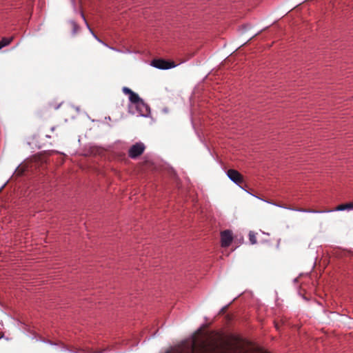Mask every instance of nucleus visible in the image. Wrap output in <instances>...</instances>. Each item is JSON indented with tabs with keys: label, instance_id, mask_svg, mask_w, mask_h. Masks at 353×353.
Returning a JSON list of instances; mask_svg holds the SVG:
<instances>
[{
	"label": "nucleus",
	"instance_id": "f257e3e1",
	"mask_svg": "<svg viewBox=\"0 0 353 353\" xmlns=\"http://www.w3.org/2000/svg\"><path fill=\"white\" fill-rule=\"evenodd\" d=\"M165 353H268L258 352L249 346L241 343L228 344L223 347H219L216 344H206L201 343L197 345L193 342L189 347H178L171 348Z\"/></svg>",
	"mask_w": 353,
	"mask_h": 353
},
{
	"label": "nucleus",
	"instance_id": "f03ea898",
	"mask_svg": "<svg viewBox=\"0 0 353 353\" xmlns=\"http://www.w3.org/2000/svg\"><path fill=\"white\" fill-rule=\"evenodd\" d=\"M145 149V147L143 143H136L129 148L128 156L131 159H136L143 153Z\"/></svg>",
	"mask_w": 353,
	"mask_h": 353
},
{
	"label": "nucleus",
	"instance_id": "7ed1b4c3",
	"mask_svg": "<svg viewBox=\"0 0 353 353\" xmlns=\"http://www.w3.org/2000/svg\"><path fill=\"white\" fill-rule=\"evenodd\" d=\"M152 65L159 69L166 70L175 67L173 61H168L164 59H154Z\"/></svg>",
	"mask_w": 353,
	"mask_h": 353
},
{
	"label": "nucleus",
	"instance_id": "20e7f679",
	"mask_svg": "<svg viewBox=\"0 0 353 353\" xmlns=\"http://www.w3.org/2000/svg\"><path fill=\"white\" fill-rule=\"evenodd\" d=\"M227 175L230 178V180H232L233 182H234L237 185H240L243 182V175L236 170H234V169L228 170L227 171Z\"/></svg>",
	"mask_w": 353,
	"mask_h": 353
},
{
	"label": "nucleus",
	"instance_id": "39448f33",
	"mask_svg": "<svg viewBox=\"0 0 353 353\" xmlns=\"http://www.w3.org/2000/svg\"><path fill=\"white\" fill-rule=\"evenodd\" d=\"M233 240L232 232L226 230L221 233V241L222 247H228Z\"/></svg>",
	"mask_w": 353,
	"mask_h": 353
},
{
	"label": "nucleus",
	"instance_id": "423d86ee",
	"mask_svg": "<svg viewBox=\"0 0 353 353\" xmlns=\"http://www.w3.org/2000/svg\"><path fill=\"white\" fill-rule=\"evenodd\" d=\"M122 91L124 94H128L129 96V100L130 101L136 105L142 99L139 97V96L133 92L131 89L127 87H123L122 88Z\"/></svg>",
	"mask_w": 353,
	"mask_h": 353
},
{
	"label": "nucleus",
	"instance_id": "0eeeda50",
	"mask_svg": "<svg viewBox=\"0 0 353 353\" xmlns=\"http://www.w3.org/2000/svg\"><path fill=\"white\" fill-rule=\"evenodd\" d=\"M135 106L140 114L143 116L147 115L150 112V107L143 101V99L137 103Z\"/></svg>",
	"mask_w": 353,
	"mask_h": 353
},
{
	"label": "nucleus",
	"instance_id": "6e6552de",
	"mask_svg": "<svg viewBox=\"0 0 353 353\" xmlns=\"http://www.w3.org/2000/svg\"><path fill=\"white\" fill-rule=\"evenodd\" d=\"M352 209H353V202L339 205L335 208L334 210L342 211V210H352Z\"/></svg>",
	"mask_w": 353,
	"mask_h": 353
},
{
	"label": "nucleus",
	"instance_id": "1a4fd4ad",
	"mask_svg": "<svg viewBox=\"0 0 353 353\" xmlns=\"http://www.w3.org/2000/svg\"><path fill=\"white\" fill-rule=\"evenodd\" d=\"M26 170V167L24 165H20L15 170L14 174L17 176H21Z\"/></svg>",
	"mask_w": 353,
	"mask_h": 353
},
{
	"label": "nucleus",
	"instance_id": "9d476101",
	"mask_svg": "<svg viewBox=\"0 0 353 353\" xmlns=\"http://www.w3.org/2000/svg\"><path fill=\"white\" fill-rule=\"evenodd\" d=\"M13 37H3L0 43L1 45H3V47L8 46L12 41Z\"/></svg>",
	"mask_w": 353,
	"mask_h": 353
},
{
	"label": "nucleus",
	"instance_id": "9b49d317",
	"mask_svg": "<svg viewBox=\"0 0 353 353\" xmlns=\"http://www.w3.org/2000/svg\"><path fill=\"white\" fill-rule=\"evenodd\" d=\"M81 16L83 18L84 21H85V23L88 26V28H89L90 31L91 32V33L92 34V35L94 37V38L99 42H101L102 43V41L94 33V32L92 31V30L90 28L88 22L86 21L85 19V16L83 14V13H81Z\"/></svg>",
	"mask_w": 353,
	"mask_h": 353
},
{
	"label": "nucleus",
	"instance_id": "f8f14e48",
	"mask_svg": "<svg viewBox=\"0 0 353 353\" xmlns=\"http://www.w3.org/2000/svg\"><path fill=\"white\" fill-rule=\"evenodd\" d=\"M249 239L252 244H255L256 243V237L252 232H250L249 234Z\"/></svg>",
	"mask_w": 353,
	"mask_h": 353
},
{
	"label": "nucleus",
	"instance_id": "ddd939ff",
	"mask_svg": "<svg viewBox=\"0 0 353 353\" xmlns=\"http://www.w3.org/2000/svg\"><path fill=\"white\" fill-rule=\"evenodd\" d=\"M299 211H301V212H312V213H317V212H322L323 211H317V210H312V209H299L298 210Z\"/></svg>",
	"mask_w": 353,
	"mask_h": 353
},
{
	"label": "nucleus",
	"instance_id": "4468645a",
	"mask_svg": "<svg viewBox=\"0 0 353 353\" xmlns=\"http://www.w3.org/2000/svg\"><path fill=\"white\" fill-rule=\"evenodd\" d=\"M71 23H72V25L73 26L74 33H76L77 30H78V28H79V27H78V26L74 22H72Z\"/></svg>",
	"mask_w": 353,
	"mask_h": 353
},
{
	"label": "nucleus",
	"instance_id": "2eb2a0df",
	"mask_svg": "<svg viewBox=\"0 0 353 353\" xmlns=\"http://www.w3.org/2000/svg\"><path fill=\"white\" fill-rule=\"evenodd\" d=\"M226 310H227V307H223V308L220 310L219 314H224V313L225 312Z\"/></svg>",
	"mask_w": 353,
	"mask_h": 353
},
{
	"label": "nucleus",
	"instance_id": "dca6fc26",
	"mask_svg": "<svg viewBox=\"0 0 353 353\" xmlns=\"http://www.w3.org/2000/svg\"><path fill=\"white\" fill-rule=\"evenodd\" d=\"M3 48V45H1V43H0V50Z\"/></svg>",
	"mask_w": 353,
	"mask_h": 353
},
{
	"label": "nucleus",
	"instance_id": "f3484780",
	"mask_svg": "<svg viewBox=\"0 0 353 353\" xmlns=\"http://www.w3.org/2000/svg\"><path fill=\"white\" fill-rule=\"evenodd\" d=\"M332 211H333V210H326L325 212H330Z\"/></svg>",
	"mask_w": 353,
	"mask_h": 353
},
{
	"label": "nucleus",
	"instance_id": "a211bd4d",
	"mask_svg": "<svg viewBox=\"0 0 353 353\" xmlns=\"http://www.w3.org/2000/svg\"><path fill=\"white\" fill-rule=\"evenodd\" d=\"M275 327H276V329H279L278 325L276 324L275 325Z\"/></svg>",
	"mask_w": 353,
	"mask_h": 353
},
{
	"label": "nucleus",
	"instance_id": "6ab92c4d",
	"mask_svg": "<svg viewBox=\"0 0 353 353\" xmlns=\"http://www.w3.org/2000/svg\"><path fill=\"white\" fill-rule=\"evenodd\" d=\"M5 186V185L0 189V191H1V189Z\"/></svg>",
	"mask_w": 353,
	"mask_h": 353
}]
</instances>
